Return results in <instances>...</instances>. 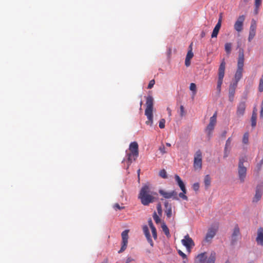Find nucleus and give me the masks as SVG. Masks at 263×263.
<instances>
[{
  "label": "nucleus",
  "instance_id": "12",
  "mask_svg": "<svg viewBox=\"0 0 263 263\" xmlns=\"http://www.w3.org/2000/svg\"><path fill=\"white\" fill-rule=\"evenodd\" d=\"M256 22L254 20H252L251 22V24L250 27L249 31V35L248 37V41L251 42L253 39L254 37L256 34Z\"/></svg>",
  "mask_w": 263,
  "mask_h": 263
},
{
  "label": "nucleus",
  "instance_id": "59",
  "mask_svg": "<svg viewBox=\"0 0 263 263\" xmlns=\"http://www.w3.org/2000/svg\"><path fill=\"white\" fill-rule=\"evenodd\" d=\"M160 193L162 195H164V191L163 190H160Z\"/></svg>",
  "mask_w": 263,
  "mask_h": 263
},
{
  "label": "nucleus",
  "instance_id": "26",
  "mask_svg": "<svg viewBox=\"0 0 263 263\" xmlns=\"http://www.w3.org/2000/svg\"><path fill=\"white\" fill-rule=\"evenodd\" d=\"M204 184L206 189H208L211 185V178L209 175H206L204 178Z\"/></svg>",
  "mask_w": 263,
  "mask_h": 263
},
{
  "label": "nucleus",
  "instance_id": "1",
  "mask_svg": "<svg viewBox=\"0 0 263 263\" xmlns=\"http://www.w3.org/2000/svg\"><path fill=\"white\" fill-rule=\"evenodd\" d=\"M139 156V146L137 142L134 141L130 143L129 146V152L126 151L127 159H124L122 162L126 161L127 167L128 169L133 161L136 160Z\"/></svg>",
  "mask_w": 263,
  "mask_h": 263
},
{
  "label": "nucleus",
  "instance_id": "61",
  "mask_svg": "<svg viewBox=\"0 0 263 263\" xmlns=\"http://www.w3.org/2000/svg\"><path fill=\"white\" fill-rule=\"evenodd\" d=\"M192 44H193V43H191L189 46L190 49H191L192 50Z\"/></svg>",
  "mask_w": 263,
  "mask_h": 263
},
{
  "label": "nucleus",
  "instance_id": "14",
  "mask_svg": "<svg viewBox=\"0 0 263 263\" xmlns=\"http://www.w3.org/2000/svg\"><path fill=\"white\" fill-rule=\"evenodd\" d=\"M262 194V189L260 186H257L256 188L255 191V194L254 195V197H253V199L252 200V202L253 203H256L261 198Z\"/></svg>",
  "mask_w": 263,
  "mask_h": 263
},
{
  "label": "nucleus",
  "instance_id": "46",
  "mask_svg": "<svg viewBox=\"0 0 263 263\" xmlns=\"http://www.w3.org/2000/svg\"><path fill=\"white\" fill-rule=\"evenodd\" d=\"M178 254L183 258H186V255L183 252H182L181 250H178Z\"/></svg>",
  "mask_w": 263,
  "mask_h": 263
},
{
  "label": "nucleus",
  "instance_id": "7",
  "mask_svg": "<svg viewBox=\"0 0 263 263\" xmlns=\"http://www.w3.org/2000/svg\"><path fill=\"white\" fill-rule=\"evenodd\" d=\"M245 160L243 159H240L238 164V176L239 179L241 182H243L246 176L247 168L243 165V162Z\"/></svg>",
  "mask_w": 263,
  "mask_h": 263
},
{
  "label": "nucleus",
  "instance_id": "34",
  "mask_svg": "<svg viewBox=\"0 0 263 263\" xmlns=\"http://www.w3.org/2000/svg\"><path fill=\"white\" fill-rule=\"evenodd\" d=\"M242 142L245 144H247L249 142V134L248 133H245L243 136Z\"/></svg>",
  "mask_w": 263,
  "mask_h": 263
},
{
  "label": "nucleus",
  "instance_id": "41",
  "mask_svg": "<svg viewBox=\"0 0 263 263\" xmlns=\"http://www.w3.org/2000/svg\"><path fill=\"white\" fill-rule=\"evenodd\" d=\"M193 189L195 191H198L199 189V183L198 182L194 183L193 185Z\"/></svg>",
  "mask_w": 263,
  "mask_h": 263
},
{
  "label": "nucleus",
  "instance_id": "49",
  "mask_svg": "<svg viewBox=\"0 0 263 263\" xmlns=\"http://www.w3.org/2000/svg\"><path fill=\"white\" fill-rule=\"evenodd\" d=\"M159 176L162 178H164V169H162L160 171Z\"/></svg>",
  "mask_w": 263,
  "mask_h": 263
},
{
  "label": "nucleus",
  "instance_id": "30",
  "mask_svg": "<svg viewBox=\"0 0 263 263\" xmlns=\"http://www.w3.org/2000/svg\"><path fill=\"white\" fill-rule=\"evenodd\" d=\"M128 241H122V246L120 250L118 251L119 253L123 252L127 248Z\"/></svg>",
  "mask_w": 263,
  "mask_h": 263
},
{
  "label": "nucleus",
  "instance_id": "28",
  "mask_svg": "<svg viewBox=\"0 0 263 263\" xmlns=\"http://www.w3.org/2000/svg\"><path fill=\"white\" fill-rule=\"evenodd\" d=\"M257 120V114L256 112H252V115L251 118V126L252 127H254L256 125Z\"/></svg>",
  "mask_w": 263,
  "mask_h": 263
},
{
  "label": "nucleus",
  "instance_id": "44",
  "mask_svg": "<svg viewBox=\"0 0 263 263\" xmlns=\"http://www.w3.org/2000/svg\"><path fill=\"white\" fill-rule=\"evenodd\" d=\"M154 84H155V80H151L148 85L147 88L151 89L154 86Z\"/></svg>",
  "mask_w": 263,
  "mask_h": 263
},
{
  "label": "nucleus",
  "instance_id": "51",
  "mask_svg": "<svg viewBox=\"0 0 263 263\" xmlns=\"http://www.w3.org/2000/svg\"><path fill=\"white\" fill-rule=\"evenodd\" d=\"M133 260H134V259H133L130 257H127L126 259V263H129Z\"/></svg>",
  "mask_w": 263,
  "mask_h": 263
},
{
  "label": "nucleus",
  "instance_id": "9",
  "mask_svg": "<svg viewBox=\"0 0 263 263\" xmlns=\"http://www.w3.org/2000/svg\"><path fill=\"white\" fill-rule=\"evenodd\" d=\"M181 243L186 248L189 252H190L191 248L195 246L193 239L188 234L186 235L184 238L181 240Z\"/></svg>",
  "mask_w": 263,
  "mask_h": 263
},
{
  "label": "nucleus",
  "instance_id": "18",
  "mask_svg": "<svg viewBox=\"0 0 263 263\" xmlns=\"http://www.w3.org/2000/svg\"><path fill=\"white\" fill-rule=\"evenodd\" d=\"M206 259V253H202L197 255L195 259V263H205Z\"/></svg>",
  "mask_w": 263,
  "mask_h": 263
},
{
  "label": "nucleus",
  "instance_id": "40",
  "mask_svg": "<svg viewBox=\"0 0 263 263\" xmlns=\"http://www.w3.org/2000/svg\"><path fill=\"white\" fill-rule=\"evenodd\" d=\"M114 208L115 210H121L124 209V206H121L118 203H116L114 205Z\"/></svg>",
  "mask_w": 263,
  "mask_h": 263
},
{
  "label": "nucleus",
  "instance_id": "3",
  "mask_svg": "<svg viewBox=\"0 0 263 263\" xmlns=\"http://www.w3.org/2000/svg\"><path fill=\"white\" fill-rule=\"evenodd\" d=\"M238 53L237 69L235 74V82L234 83L236 84V85H237L238 81L241 79L242 76L243 67L245 59L243 49L242 48L239 49Z\"/></svg>",
  "mask_w": 263,
  "mask_h": 263
},
{
  "label": "nucleus",
  "instance_id": "43",
  "mask_svg": "<svg viewBox=\"0 0 263 263\" xmlns=\"http://www.w3.org/2000/svg\"><path fill=\"white\" fill-rule=\"evenodd\" d=\"M261 3V0H255V8L257 10L258 7L260 6Z\"/></svg>",
  "mask_w": 263,
  "mask_h": 263
},
{
  "label": "nucleus",
  "instance_id": "25",
  "mask_svg": "<svg viewBox=\"0 0 263 263\" xmlns=\"http://www.w3.org/2000/svg\"><path fill=\"white\" fill-rule=\"evenodd\" d=\"M165 213L168 218H170L173 215L172 208L171 205H168L165 202Z\"/></svg>",
  "mask_w": 263,
  "mask_h": 263
},
{
  "label": "nucleus",
  "instance_id": "21",
  "mask_svg": "<svg viewBox=\"0 0 263 263\" xmlns=\"http://www.w3.org/2000/svg\"><path fill=\"white\" fill-rule=\"evenodd\" d=\"M194 54L191 49H189L186 55L185 60V65L189 67L191 65V60L193 58Z\"/></svg>",
  "mask_w": 263,
  "mask_h": 263
},
{
  "label": "nucleus",
  "instance_id": "53",
  "mask_svg": "<svg viewBox=\"0 0 263 263\" xmlns=\"http://www.w3.org/2000/svg\"><path fill=\"white\" fill-rule=\"evenodd\" d=\"M205 32L204 31H202V32H201V34H200V36L201 37H204L205 36Z\"/></svg>",
  "mask_w": 263,
  "mask_h": 263
},
{
  "label": "nucleus",
  "instance_id": "55",
  "mask_svg": "<svg viewBox=\"0 0 263 263\" xmlns=\"http://www.w3.org/2000/svg\"><path fill=\"white\" fill-rule=\"evenodd\" d=\"M166 110L167 111L168 115L171 116V109L169 108H167Z\"/></svg>",
  "mask_w": 263,
  "mask_h": 263
},
{
  "label": "nucleus",
  "instance_id": "16",
  "mask_svg": "<svg viewBox=\"0 0 263 263\" xmlns=\"http://www.w3.org/2000/svg\"><path fill=\"white\" fill-rule=\"evenodd\" d=\"M216 231L213 228H210L208 230L205 237V241L208 242L211 241L213 238L216 235Z\"/></svg>",
  "mask_w": 263,
  "mask_h": 263
},
{
  "label": "nucleus",
  "instance_id": "48",
  "mask_svg": "<svg viewBox=\"0 0 263 263\" xmlns=\"http://www.w3.org/2000/svg\"><path fill=\"white\" fill-rule=\"evenodd\" d=\"M221 26V24H220V21H218V23L216 25V26L214 27V28L218 29V30H220Z\"/></svg>",
  "mask_w": 263,
  "mask_h": 263
},
{
  "label": "nucleus",
  "instance_id": "62",
  "mask_svg": "<svg viewBox=\"0 0 263 263\" xmlns=\"http://www.w3.org/2000/svg\"><path fill=\"white\" fill-rule=\"evenodd\" d=\"M261 109H263V99H262L261 104Z\"/></svg>",
  "mask_w": 263,
  "mask_h": 263
},
{
  "label": "nucleus",
  "instance_id": "22",
  "mask_svg": "<svg viewBox=\"0 0 263 263\" xmlns=\"http://www.w3.org/2000/svg\"><path fill=\"white\" fill-rule=\"evenodd\" d=\"M175 180L177 182L178 185L179 186L182 192H184V190H185V189H186L185 186V185H184L183 182L182 181V180L181 179L180 177L178 175H176L175 176Z\"/></svg>",
  "mask_w": 263,
  "mask_h": 263
},
{
  "label": "nucleus",
  "instance_id": "56",
  "mask_svg": "<svg viewBox=\"0 0 263 263\" xmlns=\"http://www.w3.org/2000/svg\"><path fill=\"white\" fill-rule=\"evenodd\" d=\"M161 228H162V230L164 231V223H162L161 224Z\"/></svg>",
  "mask_w": 263,
  "mask_h": 263
},
{
  "label": "nucleus",
  "instance_id": "35",
  "mask_svg": "<svg viewBox=\"0 0 263 263\" xmlns=\"http://www.w3.org/2000/svg\"><path fill=\"white\" fill-rule=\"evenodd\" d=\"M153 218L156 223H159L160 222V218H159V216L157 214L156 212H154L153 214Z\"/></svg>",
  "mask_w": 263,
  "mask_h": 263
},
{
  "label": "nucleus",
  "instance_id": "50",
  "mask_svg": "<svg viewBox=\"0 0 263 263\" xmlns=\"http://www.w3.org/2000/svg\"><path fill=\"white\" fill-rule=\"evenodd\" d=\"M157 211L160 215H162V210L161 208V205L160 204L157 206Z\"/></svg>",
  "mask_w": 263,
  "mask_h": 263
},
{
  "label": "nucleus",
  "instance_id": "11",
  "mask_svg": "<svg viewBox=\"0 0 263 263\" xmlns=\"http://www.w3.org/2000/svg\"><path fill=\"white\" fill-rule=\"evenodd\" d=\"M246 108V104L245 101L240 102L237 107L236 115L240 117L243 116Z\"/></svg>",
  "mask_w": 263,
  "mask_h": 263
},
{
  "label": "nucleus",
  "instance_id": "47",
  "mask_svg": "<svg viewBox=\"0 0 263 263\" xmlns=\"http://www.w3.org/2000/svg\"><path fill=\"white\" fill-rule=\"evenodd\" d=\"M165 235L167 237H170V232H169V229H168V228L167 227V226L166 225H165Z\"/></svg>",
  "mask_w": 263,
  "mask_h": 263
},
{
  "label": "nucleus",
  "instance_id": "38",
  "mask_svg": "<svg viewBox=\"0 0 263 263\" xmlns=\"http://www.w3.org/2000/svg\"><path fill=\"white\" fill-rule=\"evenodd\" d=\"M190 89L191 91H194V93H195L196 91V85L195 84L192 83L190 84Z\"/></svg>",
  "mask_w": 263,
  "mask_h": 263
},
{
  "label": "nucleus",
  "instance_id": "37",
  "mask_svg": "<svg viewBox=\"0 0 263 263\" xmlns=\"http://www.w3.org/2000/svg\"><path fill=\"white\" fill-rule=\"evenodd\" d=\"M230 149L231 148L224 147V154H223V157L224 158H227L229 156V154L230 151Z\"/></svg>",
  "mask_w": 263,
  "mask_h": 263
},
{
  "label": "nucleus",
  "instance_id": "52",
  "mask_svg": "<svg viewBox=\"0 0 263 263\" xmlns=\"http://www.w3.org/2000/svg\"><path fill=\"white\" fill-rule=\"evenodd\" d=\"M159 151L163 155L164 153V147L162 145L159 147Z\"/></svg>",
  "mask_w": 263,
  "mask_h": 263
},
{
  "label": "nucleus",
  "instance_id": "10",
  "mask_svg": "<svg viewBox=\"0 0 263 263\" xmlns=\"http://www.w3.org/2000/svg\"><path fill=\"white\" fill-rule=\"evenodd\" d=\"M245 20V17L243 15H240L238 17L237 21L234 24V29L237 32H241L243 29V23Z\"/></svg>",
  "mask_w": 263,
  "mask_h": 263
},
{
  "label": "nucleus",
  "instance_id": "63",
  "mask_svg": "<svg viewBox=\"0 0 263 263\" xmlns=\"http://www.w3.org/2000/svg\"><path fill=\"white\" fill-rule=\"evenodd\" d=\"M165 145H167V146H171V144H170V143H165Z\"/></svg>",
  "mask_w": 263,
  "mask_h": 263
},
{
  "label": "nucleus",
  "instance_id": "20",
  "mask_svg": "<svg viewBox=\"0 0 263 263\" xmlns=\"http://www.w3.org/2000/svg\"><path fill=\"white\" fill-rule=\"evenodd\" d=\"M143 232L145 235V237L147 238V240L148 242L150 243V245L153 246V242L152 239L151 238V235L149 232V230L147 226H144L143 227Z\"/></svg>",
  "mask_w": 263,
  "mask_h": 263
},
{
  "label": "nucleus",
  "instance_id": "27",
  "mask_svg": "<svg viewBox=\"0 0 263 263\" xmlns=\"http://www.w3.org/2000/svg\"><path fill=\"white\" fill-rule=\"evenodd\" d=\"M216 260V253L212 252L209 257L206 259V263H215Z\"/></svg>",
  "mask_w": 263,
  "mask_h": 263
},
{
  "label": "nucleus",
  "instance_id": "64",
  "mask_svg": "<svg viewBox=\"0 0 263 263\" xmlns=\"http://www.w3.org/2000/svg\"><path fill=\"white\" fill-rule=\"evenodd\" d=\"M225 263H230L229 261L227 260L225 262Z\"/></svg>",
  "mask_w": 263,
  "mask_h": 263
},
{
  "label": "nucleus",
  "instance_id": "45",
  "mask_svg": "<svg viewBox=\"0 0 263 263\" xmlns=\"http://www.w3.org/2000/svg\"><path fill=\"white\" fill-rule=\"evenodd\" d=\"M159 127L161 128H164V119H162L159 122Z\"/></svg>",
  "mask_w": 263,
  "mask_h": 263
},
{
  "label": "nucleus",
  "instance_id": "8",
  "mask_svg": "<svg viewBox=\"0 0 263 263\" xmlns=\"http://www.w3.org/2000/svg\"><path fill=\"white\" fill-rule=\"evenodd\" d=\"M194 167L196 170H200L202 168V153L199 150L195 155Z\"/></svg>",
  "mask_w": 263,
  "mask_h": 263
},
{
  "label": "nucleus",
  "instance_id": "60",
  "mask_svg": "<svg viewBox=\"0 0 263 263\" xmlns=\"http://www.w3.org/2000/svg\"><path fill=\"white\" fill-rule=\"evenodd\" d=\"M220 21V24H221V21H222V16H221V14H220L219 18L218 20V21Z\"/></svg>",
  "mask_w": 263,
  "mask_h": 263
},
{
  "label": "nucleus",
  "instance_id": "57",
  "mask_svg": "<svg viewBox=\"0 0 263 263\" xmlns=\"http://www.w3.org/2000/svg\"><path fill=\"white\" fill-rule=\"evenodd\" d=\"M172 50L171 49H169L167 51L168 55H170L171 54Z\"/></svg>",
  "mask_w": 263,
  "mask_h": 263
},
{
  "label": "nucleus",
  "instance_id": "32",
  "mask_svg": "<svg viewBox=\"0 0 263 263\" xmlns=\"http://www.w3.org/2000/svg\"><path fill=\"white\" fill-rule=\"evenodd\" d=\"M232 48V44L230 43H227L224 45V49L226 52L229 54L231 52Z\"/></svg>",
  "mask_w": 263,
  "mask_h": 263
},
{
  "label": "nucleus",
  "instance_id": "4",
  "mask_svg": "<svg viewBox=\"0 0 263 263\" xmlns=\"http://www.w3.org/2000/svg\"><path fill=\"white\" fill-rule=\"evenodd\" d=\"M153 98L151 96H148L146 98V109L145 110V115L147 118V120L145 122L147 125H152L153 121Z\"/></svg>",
  "mask_w": 263,
  "mask_h": 263
},
{
  "label": "nucleus",
  "instance_id": "13",
  "mask_svg": "<svg viewBox=\"0 0 263 263\" xmlns=\"http://www.w3.org/2000/svg\"><path fill=\"white\" fill-rule=\"evenodd\" d=\"M240 235L239 228L238 226H236L234 228L233 233L232 234L231 243L234 245L238 240V237Z\"/></svg>",
  "mask_w": 263,
  "mask_h": 263
},
{
  "label": "nucleus",
  "instance_id": "29",
  "mask_svg": "<svg viewBox=\"0 0 263 263\" xmlns=\"http://www.w3.org/2000/svg\"><path fill=\"white\" fill-rule=\"evenodd\" d=\"M128 232H129L128 230H125L123 232H122V233L121 234L122 241H128Z\"/></svg>",
  "mask_w": 263,
  "mask_h": 263
},
{
  "label": "nucleus",
  "instance_id": "33",
  "mask_svg": "<svg viewBox=\"0 0 263 263\" xmlns=\"http://www.w3.org/2000/svg\"><path fill=\"white\" fill-rule=\"evenodd\" d=\"M258 90L260 92L263 91V74L259 80V84L258 86Z\"/></svg>",
  "mask_w": 263,
  "mask_h": 263
},
{
  "label": "nucleus",
  "instance_id": "5",
  "mask_svg": "<svg viewBox=\"0 0 263 263\" xmlns=\"http://www.w3.org/2000/svg\"><path fill=\"white\" fill-rule=\"evenodd\" d=\"M217 112H215L210 119V123L205 129V132L207 134L208 139H210L212 136L213 131L217 122Z\"/></svg>",
  "mask_w": 263,
  "mask_h": 263
},
{
  "label": "nucleus",
  "instance_id": "23",
  "mask_svg": "<svg viewBox=\"0 0 263 263\" xmlns=\"http://www.w3.org/2000/svg\"><path fill=\"white\" fill-rule=\"evenodd\" d=\"M175 180L177 182L178 185L179 186L182 192H184V190H185V189H186L185 186V185H184L183 182L182 181V180L181 179L180 177L178 175H176L175 176Z\"/></svg>",
  "mask_w": 263,
  "mask_h": 263
},
{
  "label": "nucleus",
  "instance_id": "36",
  "mask_svg": "<svg viewBox=\"0 0 263 263\" xmlns=\"http://www.w3.org/2000/svg\"><path fill=\"white\" fill-rule=\"evenodd\" d=\"M219 31V30L214 28L211 35V37L212 38L216 37L217 36Z\"/></svg>",
  "mask_w": 263,
  "mask_h": 263
},
{
  "label": "nucleus",
  "instance_id": "42",
  "mask_svg": "<svg viewBox=\"0 0 263 263\" xmlns=\"http://www.w3.org/2000/svg\"><path fill=\"white\" fill-rule=\"evenodd\" d=\"M180 116L183 117L185 115V111L184 110V107L183 106L180 107V110L179 111Z\"/></svg>",
  "mask_w": 263,
  "mask_h": 263
},
{
  "label": "nucleus",
  "instance_id": "58",
  "mask_svg": "<svg viewBox=\"0 0 263 263\" xmlns=\"http://www.w3.org/2000/svg\"><path fill=\"white\" fill-rule=\"evenodd\" d=\"M183 261L182 262V263H187V259L186 258H183Z\"/></svg>",
  "mask_w": 263,
  "mask_h": 263
},
{
  "label": "nucleus",
  "instance_id": "19",
  "mask_svg": "<svg viewBox=\"0 0 263 263\" xmlns=\"http://www.w3.org/2000/svg\"><path fill=\"white\" fill-rule=\"evenodd\" d=\"M172 198L174 200H179L178 193L175 191H172L169 192H165V199Z\"/></svg>",
  "mask_w": 263,
  "mask_h": 263
},
{
  "label": "nucleus",
  "instance_id": "17",
  "mask_svg": "<svg viewBox=\"0 0 263 263\" xmlns=\"http://www.w3.org/2000/svg\"><path fill=\"white\" fill-rule=\"evenodd\" d=\"M237 87L236 84H233L230 85L229 92V100L231 102L233 101L234 97L235 92V88Z\"/></svg>",
  "mask_w": 263,
  "mask_h": 263
},
{
  "label": "nucleus",
  "instance_id": "6",
  "mask_svg": "<svg viewBox=\"0 0 263 263\" xmlns=\"http://www.w3.org/2000/svg\"><path fill=\"white\" fill-rule=\"evenodd\" d=\"M226 63L223 60L221 62L218 69V80L217 82V88L219 91H220L221 86L222 83L223 78L224 76Z\"/></svg>",
  "mask_w": 263,
  "mask_h": 263
},
{
  "label": "nucleus",
  "instance_id": "24",
  "mask_svg": "<svg viewBox=\"0 0 263 263\" xmlns=\"http://www.w3.org/2000/svg\"><path fill=\"white\" fill-rule=\"evenodd\" d=\"M148 225L152 230V235L154 239L157 238V232L156 229L153 225L152 220L151 219H149L148 221Z\"/></svg>",
  "mask_w": 263,
  "mask_h": 263
},
{
  "label": "nucleus",
  "instance_id": "39",
  "mask_svg": "<svg viewBox=\"0 0 263 263\" xmlns=\"http://www.w3.org/2000/svg\"><path fill=\"white\" fill-rule=\"evenodd\" d=\"M231 138H229L226 141L225 147L231 148Z\"/></svg>",
  "mask_w": 263,
  "mask_h": 263
},
{
  "label": "nucleus",
  "instance_id": "15",
  "mask_svg": "<svg viewBox=\"0 0 263 263\" xmlns=\"http://www.w3.org/2000/svg\"><path fill=\"white\" fill-rule=\"evenodd\" d=\"M256 241L257 245L263 246V228L261 227L257 229Z\"/></svg>",
  "mask_w": 263,
  "mask_h": 263
},
{
  "label": "nucleus",
  "instance_id": "2",
  "mask_svg": "<svg viewBox=\"0 0 263 263\" xmlns=\"http://www.w3.org/2000/svg\"><path fill=\"white\" fill-rule=\"evenodd\" d=\"M138 197L141 200L142 204L144 205H147L154 201L153 194L151 192L149 186L147 185H144L142 187Z\"/></svg>",
  "mask_w": 263,
  "mask_h": 263
},
{
  "label": "nucleus",
  "instance_id": "54",
  "mask_svg": "<svg viewBox=\"0 0 263 263\" xmlns=\"http://www.w3.org/2000/svg\"><path fill=\"white\" fill-rule=\"evenodd\" d=\"M260 116L261 118H263V109H261V110L260 112Z\"/></svg>",
  "mask_w": 263,
  "mask_h": 263
},
{
  "label": "nucleus",
  "instance_id": "31",
  "mask_svg": "<svg viewBox=\"0 0 263 263\" xmlns=\"http://www.w3.org/2000/svg\"><path fill=\"white\" fill-rule=\"evenodd\" d=\"M186 193V190L185 189L184 192L182 191L181 193H180L179 194H178V197L182 198L183 200L187 201L188 200V198L185 195Z\"/></svg>",
  "mask_w": 263,
  "mask_h": 263
}]
</instances>
